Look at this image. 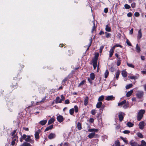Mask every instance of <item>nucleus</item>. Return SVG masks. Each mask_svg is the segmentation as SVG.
<instances>
[{
    "label": "nucleus",
    "mask_w": 146,
    "mask_h": 146,
    "mask_svg": "<svg viewBox=\"0 0 146 146\" xmlns=\"http://www.w3.org/2000/svg\"><path fill=\"white\" fill-rule=\"evenodd\" d=\"M99 55L98 53H96L95 54V58L92 60V63L94 69H95L97 67V60Z\"/></svg>",
    "instance_id": "1"
},
{
    "label": "nucleus",
    "mask_w": 146,
    "mask_h": 146,
    "mask_svg": "<svg viewBox=\"0 0 146 146\" xmlns=\"http://www.w3.org/2000/svg\"><path fill=\"white\" fill-rule=\"evenodd\" d=\"M145 113V110H141L139 111L137 115V120L138 121L141 120Z\"/></svg>",
    "instance_id": "2"
},
{
    "label": "nucleus",
    "mask_w": 146,
    "mask_h": 146,
    "mask_svg": "<svg viewBox=\"0 0 146 146\" xmlns=\"http://www.w3.org/2000/svg\"><path fill=\"white\" fill-rule=\"evenodd\" d=\"M144 94V93L143 91H138L136 94V96L138 98L141 99L143 97Z\"/></svg>",
    "instance_id": "3"
},
{
    "label": "nucleus",
    "mask_w": 146,
    "mask_h": 146,
    "mask_svg": "<svg viewBox=\"0 0 146 146\" xmlns=\"http://www.w3.org/2000/svg\"><path fill=\"white\" fill-rule=\"evenodd\" d=\"M142 29H140L138 31V33L137 36V38L139 40L142 37Z\"/></svg>",
    "instance_id": "4"
},
{
    "label": "nucleus",
    "mask_w": 146,
    "mask_h": 146,
    "mask_svg": "<svg viewBox=\"0 0 146 146\" xmlns=\"http://www.w3.org/2000/svg\"><path fill=\"white\" fill-rule=\"evenodd\" d=\"M57 119L58 121L60 123L63 121L64 120V119L63 116L61 115L58 116L57 117Z\"/></svg>",
    "instance_id": "5"
},
{
    "label": "nucleus",
    "mask_w": 146,
    "mask_h": 146,
    "mask_svg": "<svg viewBox=\"0 0 146 146\" xmlns=\"http://www.w3.org/2000/svg\"><path fill=\"white\" fill-rule=\"evenodd\" d=\"M144 123V122L143 121H141L139 123V128L140 129H143L145 126Z\"/></svg>",
    "instance_id": "6"
},
{
    "label": "nucleus",
    "mask_w": 146,
    "mask_h": 146,
    "mask_svg": "<svg viewBox=\"0 0 146 146\" xmlns=\"http://www.w3.org/2000/svg\"><path fill=\"white\" fill-rule=\"evenodd\" d=\"M56 137L55 133H50L48 136V138L50 139H51Z\"/></svg>",
    "instance_id": "7"
},
{
    "label": "nucleus",
    "mask_w": 146,
    "mask_h": 146,
    "mask_svg": "<svg viewBox=\"0 0 146 146\" xmlns=\"http://www.w3.org/2000/svg\"><path fill=\"white\" fill-rule=\"evenodd\" d=\"M114 100V97L112 95L108 96L106 98V100L107 101Z\"/></svg>",
    "instance_id": "8"
},
{
    "label": "nucleus",
    "mask_w": 146,
    "mask_h": 146,
    "mask_svg": "<svg viewBox=\"0 0 146 146\" xmlns=\"http://www.w3.org/2000/svg\"><path fill=\"white\" fill-rule=\"evenodd\" d=\"M27 138L25 139V141L27 142H29L31 143H33V141L31 139V137L30 135L27 136Z\"/></svg>",
    "instance_id": "9"
},
{
    "label": "nucleus",
    "mask_w": 146,
    "mask_h": 146,
    "mask_svg": "<svg viewBox=\"0 0 146 146\" xmlns=\"http://www.w3.org/2000/svg\"><path fill=\"white\" fill-rule=\"evenodd\" d=\"M131 146H138L137 143L135 142L133 140H131L129 142Z\"/></svg>",
    "instance_id": "10"
},
{
    "label": "nucleus",
    "mask_w": 146,
    "mask_h": 146,
    "mask_svg": "<svg viewBox=\"0 0 146 146\" xmlns=\"http://www.w3.org/2000/svg\"><path fill=\"white\" fill-rule=\"evenodd\" d=\"M124 113L122 112L119 115V121H121L123 119V115H124Z\"/></svg>",
    "instance_id": "11"
},
{
    "label": "nucleus",
    "mask_w": 146,
    "mask_h": 146,
    "mask_svg": "<svg viewBox=\"0 0 146 146\" xmlns=\"http://www.w3.org/2000/svg\"><path fill=\"white\" fill-rule=\"evenodd\" d=\"M38 131H36L35 133V138L36 139H38L39 138V133L40 132V129L38 130Z\"/></svg>",
    "instance_id": "12"
},
{
    "label": "nucleus",
    "mask_w": 146,
    "mask_h": 146,
    "mask_svg": "<svg viewBox=\"0 0 146 146\" xmlns=\"http://www.w3.org/2000/svg\"><path fill=\"white\" fill-rule=\"evenodd\" d=\"M121 74L123 77H126L127 75V73L125 71L123 70L122 71Z\"/></svg>",
    "instance_id": "13"
},
{
    "label": "nucleus",
    "mask_w": 146,
    "mask_h": 146,
    "mask_svg": "<svg viewBox=\"0 0 146 146\" xmlns=\"http://www.w3.org/2000/svg\"><path fill=\"white\" fill-rule=\"evenodd\" d=\"M62 99H60L59 97L58 96L56 98V103H61L62 102Z\"/></svg>",
    "instance_id": "14"
},
{
    "label": "nucleus",
    "mask_w": 146,
    "mask_h": 146,
    "mask_svg": "<svg viewBox=\"0 0 146 146\" xmlns=\"http://www.w3.org/2000/svg\"><path fill=\"white\" fill-rule=\"evenodd\" d=\"M88 97H86L84 101V105L86 106L88 104Z\"/></svg>",
    "instance_id": "15"
},
{
    "label": "nucleus",
    "mask_w": 146,
    "mask_h": 146,
    "mask_svg": "<svg viewBox=\"0 0 146 146\" xmlns=\"http://www.w3.org/2000/svg\"><path fill=\"white\" fill-rule=\"evenodd\" d=\"M133 92V90H131L128 92L126 94V96L127 97H129L132 94Z\"/></svg>",
    "instance_id": "16"
},
{
    "label": "nucleus",
    "mask_w": 146,
    "mask_h": 146,
    "mask_svg": "<svg viewBox=\"0 0 146 146\" xmlns=\"http://www.w3.org/2000/svg\"><path fill=\"white\" fill-rule=\"evenodd\" d=\"M95 133L94 132L92 133H90L88 136L89 138L91 139L93 138L95 135Z\"/></svg>",
    "instance_id": "17"
},
{
    "label": "nucleus",
    "mask_w": 146,
    "mask_h": 146,
    "mask_svg": "<svg viewBox=\"0 0 146 146\" xmlns=\"http://www.w3.org/2000/svg\"><path fill=\"white\" fill-rule=\"evenodd\" d=\"M113 146H120V143L118 141H116Z\"/></svg>",
    "instance_id": "18"
},
{
    "label": "nucleus",
    "mask_w": 146,
    "mask_h": 146,
    "mask_svg": "<svg viewBox=\"0 0 146 146\" xmlns=\"http://www.w3.org/2000/svg\"><path fill=\"white\" fill-rule=\"evenodd\" d=\"M16 130H14L11 133H10V135L13 137H14L15 136H17V135L16 134Z\"/></svg>",
    "instance_id": "19"
},
{
    "label": "nucleus",
    "mask_w": 146,
    "mask_h": 146,
    "mask_svg": "<svg viewBox=\"0 0 146 146\" xmlns=\"http://www.w3.org/2000/svg\"><path fill=\"white\" fill-rule=\"evenodd\" d=\"M47 122V120H45L40 121L39 123L41 125H43L46 123Z\"/></svg>",
    "instance_id": "20"
},
{
    "label": "nucleus",
    "mask_w": 146,
    "mask_h": 146,
    "mask_svg": "<svg viewBox=\"0 0 146 146\" xmlns=\"http://www.w3.org/2000/svg\"><path fill=\"white\" fill-rule=\"evenodd\" d=\"M53 125H51L49 126L46 127V129L45 130V131H47L49 130L52 129L53 128Z\"/></svg>",
    "instance_id": "21"
},
{
    "label": "nucleus",
    "mask_w": 146,
    "mask_h": 146,
    "mask_svg": "<svg viewBox=\"0 0 146 146\" xmlns=\"http://www.w3.org/2000/svg\"><path fill=\"white\" fill-rule=\"evenodd\" d=\"M126 101L125 100H124L121 102L119 103L118 104V106H122L123 105L125 104L126 103Z\"/></svg>",
    "instance_id": "22"
},
{
    "label": "nucleus",
    "mask_w": 146,
    "mask_h": 146,
    "mask_svg": "<svg viewBox=\"0 0 146 146\" xmlns=\"http://www.w3.org/2000/svg\"><path fill=\"white\" fill-rule=\"evenodd\" d=\"M138 146H146V142L144 140H142L141 144L138 145Z\"/></svg>",
    "instance_id": "23"
},
{
    "label": "nucleus",
    "mask_w": 146,
    "mask_h": 146,
    "mask_svg": "<svg viewBox=\"0 0 146 146\" xmlns=\"http://www.w3.org/2000/svg\"><path fill=\"white\" fill-rule=\"evenodd\" d=\"M21 146H31V145L27 142H24L23 144L21 145Z\"/></svg>",
    "instance_id": "24"
},
{
    "label": "nucleus",
    "mask_w": 146,
    "mask_h": 146,
    "mask_svg": "<svg viewBox=\"0 0 146 146\" xmlns=\"http://www.w3.org/2000/svg\"><path fill=\"white\" fill-rule=\"evenodd\" d=\"M54 118H51L48 122V124L50 125L52 123L54 122Z\"/></svg>",
    "instance_id": "25"
},
{
    "label": "nucleus",
    "mask_w": 146,
    "mask_h": 146,
    "mask_svg": "<svg viewBox=\"0 0 146 146\" xmlns=\"http://www.w3.org/2000/svg\"><path fill=\"white\" fill-rule=\"evenodd\" d=\"M138 75L135 76H131L129 77V78L131 79L135 80L138 78Z\"/></svg>",
    "instance_id": "26"
},
{
    "label": "nucleus",
    "mask_w": 146,
    "mask_h": 146,
    "mask_svg": "<svg viewBox=\"0 0 146 146\" xmlns=\"http://www.w3.org/2000/svg\"><path fill=\"white\" fill-rule=\"evenodd\" d=\"M77 127L79 130H80L82 129V125L81 124L80 122H78L77 123Z\"/></svg>",
    "instance_id": "27"
},
{
    "label": "nucleus",
    "mask_w": 146,
    "mask_h": 146,
    "mask_svg": "<svg viewBox=\"0 0 146 146\" xmlns=\"http://www.w3.org/2000/svg\"><path fill=\"white\" fill-rule=\"evenodd\" d=\"M102 104V103L101 102H98L96 104V107L97 108H100Z\"/></svg>",
    "instance_id": "28"
},
{
    "label": "nucleus",
    "mask_w": 146,
    "mask_h": 146,
    "mask_svg": "<svg viewBox=\"0 0 146 146\" xmlns=\"http://www.w3.org/2000/svg\"><path fill=\"white\" fill-rule=\"evenodd\" d=\"M127 126L129 127H131L133 126L134 124L130 122H128L127 124Z\"/></svg>",
    "instance_id": "29"
},
{
    "label": "nucleus",
    "mask_w": 146,
    "mask_h": 146,
    "mask_svg": "<svg viewBox=\"0 0 146 146\" xmlns=\"http://www.w3.org/2000/svg\"><path fill=\"white\" fill-rule=\"evenodd\" d=\"M105 30L106 31L108 32H110L111 31V28L110 27L108 26V25H107L106 26Z\"/></svg>",
    "instance_id": "30"
},
{
    "label": "nucleus",
    "mask_w": 146,
    "mask_h": 146,
    "mask_svg": "<svg viewBox=\"0 0 146 146\" xmlns=\"http://www.w3.org/2000/svg\"><path fill=\"white\" fill-rule=\"evenodd\" d=\"M88 131L90 132H97L98 131V130L95 129H89L88 130Z\"/></svg>",
    "instance_id": "31"
},
{
    "label": "nucleus",
    "mask_w": 146,
    "mask_h": 146,
    "mask_svg": "<svg viewBox=\"0 0 146 146\" xmlns=\"http://www.w3.org/2000/svg\"><path fill=\"white\" fill-rule=\"evenodd\" d=\"M18 137L17 136H15L14 137H11L13 140L15 141H17V142H18V140H17L18 139Z\"/></svg>",
    "instance_id": "32"
},
{
    "label": "nucleus",
    "mask_w": 146,
    "mask_h": 146,
    "mask_svg": "<svg viewBox=\"0 0 146 146\" xmlns=\"http://www.w3.org/2000/svg\"><path fill=\"white\" fill-rule=\"evenodd\" d=\"M90 77L91 80H94L95 78V74L94 73H92L90 74Z\"/></svg>",
    "instance_id": "33"
},
{
    "label": "nucleus",
    "mask_w": 146,
    "mask_h": 146,
    "mask_svg": "<svg viewBox=\"0 0 146 146\" xmlns=\"http://www.w3.org/2000/svg\"><path fill=\"white\" fill-rule=\"evenodd\" d=\"M114 52V51L110 49V51H109V57L110 58L112 57V56Z\"/></svg>",
    "instance_id": "34"
},
{
    "label": "nucleus",
    "mask_w": 146,
    "mask_h": 146,
    "mask_svg": "<svg viewBox=\"0 0 146 146\" xmlns=\"http://www.w3.org/2000/svg\"><path fill=\"white\" fill-rule=\"evenodd\" d=\"M109 74V72L108 70H106L104 73V77L105 78H107Z\"/></svg>",
    "instance_id": "35"
},
{
    "label": "nucleus",
    "mask_w": 146,
    "mask_h": 146,
    "mask_svg": "<svg viewBox=\"0 0 146 146\" xmlns=\"http://www.w3.org/2000/svg\"><path fill=\"white\" fill-rule=\"evenodd\" d=\"M136 48L137 50V51L138 52H139L140 51L141 49L140 47L138 46V44H136Z\"/></svg>",
    "instance_id": "36"
},
{
    "label": "nucleus",
    "mask_w": 146,
    "mask_h": 146,
    "mask_svg": "<svg viewBox=\"0 0 146 146\" xmlns=\"http://www.w3.org/2000/svg\"><path fill=\"white\" fill-rule=\"evenodd\" d=\"M104 99V96H102L100 97L98 99V101L99 102H101Z\"/></svg>",
    "instance_id": "37"
},
{
    "label": "nucleus",
    "mask_w": 146,
    "mask_h": 146,
    "mask_svg": "<svg viewBox=\"0 0 146 146\" xmlns=\"http://www.w3.org/2000/svg\"><path fill=\"white\" fill-rule=\"evenodd\" d=\"M133 85L132 84H129L128 85H127L126 86V88L127 89H128L131 88L132 87Z\"/></svg>",
    "instance_id": "38"
},
{
    "label": "nucleus",
    "mask_w": 146,
    "mask_h": 146,
    "mask_svg": "<svg viewBox=\"0 0 146 146\" xmlns=\"http://www.w3.org/2000/svg\"><path fill=\"white\" fill-rule=\"evenodd\" d=\"M93 23L94 26H93V28L92 30V33L96 29V27L95 25V23L94 21H93Z\"/></svg>",
    "instance_id": "39"
},
{
    "label": "nucleus",
    "mask_w": 146,
    "mask_h": 146,
    "mask_svg": "<svg viewBox=\"0 0 146 146\" xmlns=\"http://www.w3.org/2000/svg\"><path fill=\"white\" fill-rule=\"evenodd\" d=\"M137 135L139 137L141 138H143V136L141 133H138L137 134Z\"/></svg>",
    "instance_id": "40"
},
{
    "label": "nucleus",
    "mask_w": 146,
    "mask_h": 146,
    "mask_svg": "<svg viewBox=\"0 0 146 146\" xmlns=\"http://www.w3.org/2000/svg\"><path fill=\"white\" fill-rule=\"evenodd\" d=\"M121 60H120V58H119L118 59V60L117 61V66H119V65L121 64V62H120Z\"/></svg>",
    "instance_id": "41"
},
{
    "label": "nucleus",
    "mask_w": 146,
    "mask_h": 146,
    "mask_svg": "<svg viewBox=\"0 0 146 146\" xmlns=\"http://www.w3.org/2000/svg\"><path fill=\"white\" fill-rule=\"evenodd\" d=\"M105 34L106 35V37L107 38H108L109 37H110L111 34H110V33H108L107 32H105Z\"/></svg>",
    "instance_id": "42"
},
{
    "label": "nucleus",
    "mask_w": 146,
    "mask_h": 146,
    "mask_svg": "<svg viewBox=\"0 0 146 146\" xmlns=\"http://www.w3.org/2000/svg\"><path fill=\"white\" fill-rule=\"evenodd\" d=\"M69 112L70 115H73L74 112V109L73 108L70 109V110Z\"/></svg>",
    "instance_id": "43"
},
{
    "label": "nucleus",
    "mask_w": 146,
    "mask_h": 146,
    "mask_svg": "<svg viewBox=\"0 0 146 146\" xmlns=\"http://www.w3.org/2000/svg\"><path fill=\"white\" fill-rule=\"evenodd\" d=\"M125 8L126 9H129L130 8V6L127 4H125L124 5Z\"/></svg>",
    "instance_id": "44"
},
{
    "label": "nucleus",
    "mask_w": 146,
    "mask_h": 146,
    "mask_svg": "<svg viewBox=\"0 0 146 146\" xmlns=\"http://www.w3.org/2000/svg\"><path fill=\"white\" fill-rule=\"evenodd\" d=\"M127 64L128 66H129L130 67H131V68H134V65H133L131 64H130V63H127Z\"/></svg>",
    "instance_id": "45"
},
{
    "label": "nucleus",
    "mask_w": 146,
    "mask_h": 146,
    "mask_svg": "<svg viewBox=\"0 0 146 146\" xmlns=\"http://www.w3.org/2000/svg\"><path fill=\"white\" fill-rule=\"evenodd\" d=\"M85 82V80H83L80 83V84L78 85V86L80 87L82 85L84 84Z\"/></svg>",
    "instance_id": "46"
},
{
    "label": "nucleus",
    "mask_w": 146,
    "mask_h": 146,
    "mask_svg": "<svg viewBox=\"0 0 146 146\" xmlns=\"http://www.w3.org/2000/svg\"><path fill=\"white\" fill-rule=\"evenodd\" d=\"M119 71H118L116 73V78L117 79L119 77Z\"/></svg>",
    "instance_id": "47"
},
{
    "label": "nucleus",
    "mask_w": 146,
    "mask_h": 146,
    "mask_svg": "<svg viewBox=\"0 0 146 146\" xmlns=\"http://www.w3.org/2000/svg\"><path fill=\"white\" fill-rule=\"evenodd\" d=\"M74 110L76 112H77L78 111V107L76 106H74Z\"/></svg>",
    "instance_id": "48"
},
{
    "label": "nucleus",
    "mask_w": 146,
    "mask_h": 146,
    "mask_svg": "<svg viewBox=\"0 0 146 146\" xmlns=\"http://www.w3.org/2000/svg\"><path fill=\"white\" fill-rule=\"evenodd\" d=\"M130 132V131L128 130H125L123 131V133L124 134H128Z\"/></svg>",
    "instance_id": "49"
},
{
    "label": "nucleus",
    "mask_w": 146,
    "mask_h": 146,
    "mask_svg": "<svg viewBox=\"0 0 146 146\" xmlns=\"http://www.w3.org/2000/svg\"><path fill=\"white\" fill-rule=\"evenodd\" d=\"M92 38H91V39H90V43L89 44V46L87 49V50H88V49H89V47H90V46H91V45L92 44Z\"/></svg>",
    "instance_id": "50"
},
{
    "label": "nucleus",
    "mask_w": 146,
    "mask_h": 146,
    "mask_svg": "<svg viewBox=\"0 0 146 146\" xmlns=\"http://www.w3.org/2000/svg\"><path fill=\"white\" fill-rule=\"evenodd\" d=\"M126 43L129 46H131V44L127 39L126 40Z\"/></svg>",
    "instance_id": "51"
},
{
    "label": "nucleus",
    "mask_w": 146,
    "mask_h": 146,
    "mask_svg": "<svg viewBox=\"0 0 146 146\" xmlns=\"http://www.w3.org/2000/svg\"><path fill=\"white\" fill-rule=\"evenodd\" d=\"M139 13L137 12H136L134 13V15L136 17H139Z\"/></svg>",
    "instance_id": "52"
},
{
    "label": "nucleus",
    "mask_w": 146,
    "mask_h": 146,
    "mask_svg": "<svg viewBox=\"0 0 146 146\" xmlns=\"http://www.w3.org/2000/svg\"><path fill=\"white\" fill-rule=\"evenodd\" d=\"M104 48V46H101L100 48V53H101L102 52V50Z\"/></svg>",
    "instance_id": "53"
},
{
    "label": "nucleus",
    "mask_w": 146,
    "mask_h": 146,
    "mask_svg": "<svg viewBox=\"0 0 146 146\" xmlns=\"http://www.w3.org/2000/svg\"><path fill=\"white\" fill-rule=\"evenodd\" d=\"M131 7L132 8H135V3H132L131 4Z\"/></svg>",
    "instance_id": "54"
},
{
    "label": "nucleus",
    "mask_w": 146,
    "mask_h": 146,
    "mask_svg": "<svg viewBox=\"0 0 146 146\" xmlns=\"http://www.w3.org/2000/svg\"><path fill=\"white\" fill-rule=\"evenodd\" d=\"M96 113L95 112V110H92L91 111V113L92 115H94Z\"/></svg>",
    "instance_id": "55"
},
{
    "label": "nucleus",
    "mask_w": 146,
    "mask_h": 146,
    "mask_svg": "<svg viewBox=\"0 0 146 146\" xmlns=\"http://www.w3.org/2000/svg\"><path fill=\"white\" fill-rule=\"evenodd\" d=\"M27 137V136L26 135L24 134L23 136H22L21 137H22L23 139H25Z\"/></svg>",
    "instance_id": "56"
},
{
    "label": "nucleus",
    "mask_w": 146,
    "mask_h": 146,
    "mask_svg": "<svg viewBox=\"0 0 146 146\" xmlns=\"http://www.w3.org/2000/svg\"><path fill=\"white\" fill-rule=\"evenodd\" d=\"M128 107V104H125L123 106V108L124 109H125L127 108Z\"/></svg>",
    "instance_id": "57"
},
{
    "label": "nucleus",
    "mask_w": 146,
    "mask_h": 146,
    "mask_svg": "<svg viewBox=\"0 0 146 146\" xmlns=\"http://www.w3.org/2000/svg\"><path fill=\"white\" fill-rule=\"evenodd\" d=\"M132 15V13L131 12H129L127 14V16L129 17H130Z\"/></svg>",
    "instance_id": "58"
},
{
    "label": "nucleus",
    "mask_w": 146,
    "mask_h": 146,
    "mask_svg": "<svg viewBox=\"0 0 146 146\" xmlns=\"http://www.w3.org/2000/svg\"><path fill=\"white\" fill-rule=\"evenodd\" d=\"M104 12L105 13H107V12H108V8H105L104 9Z\"/></svg>",
    "instance_id": "59"
},
{
    "label": "nucleus",
    "mask_w": 146,
    "mask_h": 146,
    "mask_svg": "<svg viewBox=\"0 0 146 146\" xmlns=\"http://www.w3.org/2000/svg\"><path fill=\"white\" fill-rule=\"evenodd\" d=\"M94 119L91 118L90 119L89 121L90 122L93 123L94 122Z\"/></svg>",
    "instance_id": "60"
},
{
    "label": "nucleus",
    "mask_w": 146,
    "mask_h": 146,
    "mask_svg": "<svg viewBox=\"0 0 146 146\" xmlns=\"http://www.w3.org/2000/svg\"><path fill=\"white\" fill-rule=\"evenodd\" d=\"M65 103L66 104H68L69 103V102L68 100H65Z\"/></svg>",
    "instance_id": "61"
},
{
    "label": "nucleus",
    "mask_w": 146,
    "mask_h": 146,
    "mask_svg": "<svg viewBox=\"0 0 146 146\" xmlns=\"http://www.w3.org/2000/svg\"><path fill=\"white\" fill-rule=\"evenodd\" d=\"M133 29L132 28L129 31V34L131 35L133 34Z\"/></svg>",
    "instance_id": "62"
},
{
    "label": "nucleus",
    "mask_w": 146,
    "mask_h": 146,
    "mask_svg": "<svg viewBox=\"0 0 146 146\" xmlns=\"http://www.w3.org/2000/svg\"><path fill=\"white\" fill-rule=\"evenodd\" d=\"M15 144V141L12 140L11 142V145L12 146H13Z\"/></svg>",
    "instance_id": "63"
},
{
    "label": "nucleus",
    "mask_w": 146,
    "mask_h": 146,
    "mask_svg": "<svg viewBox=\"0 0 146 146\" xmlns=\"http://www.w3.org/2000/svg\"><path fill=\"white\" fill-rule=\"evenodd\" d=\"M116 47V45H115L111 49L112 50H113V51L114 50V49H115V48Z\"/></svg>",
    "instance_id": "64"
}]
</instances>
